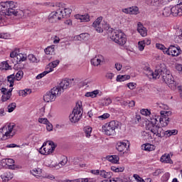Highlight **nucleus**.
I'll list each match as a JSON object with an SVG mask.
<instances>
[{"label":"nucleus","mask_w":182,"mask_h":182,"mask_svg":"<svg viewBox=\"0 0 182 182\" xmlns=\"http://www.w3.org/2000/svg\"><path fill=\"white\" fill-rule=\"evenodd\" d=\"M167 69L164 64H161V68L156 70L154 72L149 70V76H152L153 79H159L162 77L163 80L172 90H174L177 86V83L174 81V77L171 74L166 73Z\"/></svg>","instance_id":"1"},{"label":"nucleus","mask_w":182,"mask_h":182,"mask_svg":"<svg viewBox=\"0 0 182 182\" xmlns=\"http://www.w3.org/2000/svg\"><path fill=\"white\" fill-rule=\"evenodd\" d=\"M18 8V3L14 1H6L0 2V15L2 16V18L6 15L7 16H18L19 12Z\"/></svg>","instance_id":"2"},{"label":"nucleus","mask_w":182,"mask_h":182,"mask_svg":"<svg viewBox=\"0 0 182 182\" xmlns=\"http://www.w3.org/2000/svg\"><path fill=\"white\" fill-rule=\"evenodd\" d=\"M159 117H154L149 121V124L147 126L148 130L157 136V137H161V132H163V128L159 124Z\"/></svg>","instance_id":"3"},{"label":"nucleus","mask_w":182,"mask_h":182,"mask_svg":"<svg viewBox=\"0 0 182 182\" xmlns=\"http://www.w3.org/2000/svg\"><path fill=\"white\" fill-rule=\"evenodd\" d=\"M83 114V106L82 102L78 101L74 107L72 114H70L69 119L71 123H77Z\"/></svg>","instance_id":"4"},{"label":"nucleus","mask_w":182,"mask_h":182,"mask_svg":"<svg viewBox=\"0 0 182 182\" xmlns=\"http://www.w3.org/2000/svg\"><path fill=\"white\" fill-rule=\"evenodd\" d=\"M0 132H3L8 139H12L18 132V127L14 123L6 124L0 128Z\"/></svg>","instance_id":"5"},{"label":"nucleus","mask_w":182,"mask_h":182,"mask_svg":"<svg viewBox=\"0 0 182 182\" xmlns=\"http://www.w3.org/2000/svg\"><path fill=\"white\" fill-rule=\"evenodd\" d=\"M116 129H119V122L117 121H111L102 126V130L107 136H114Z\"/></svg>","instance_id":"6"},{"label":"nucleus","mask_w":182,"mask_h":182,"mask_svg":"<svg viewBox=\"0 0 182 182\" xmlns=\"http://www.w3.org/2000/svg\"><path fill=\"white\" fill-rule=\"evenodd\" d=\"M110 38L118 45L123 46L126 43V36L123 32L118 30H113L111 32Z\"/></svg>","instance_id":"7"},{"label":"nucleus","mask_w":182,"mask_h":182,"mask_svg":"<svg viewBox=\"0 0 182 182\" xmlns=\"http://www.w3.org/2000/svg\"><path fill=\"white\" fill-rule=\"evenodd\" d=\"M55 149L56 144H55V142L48 141L43 144V146L39 149V153H41V154H44V156H49V154H52V153L55 151Z\"/></svg>","instance_id":"8"},{"label":"nucleus","mask_w":182,"mask_h":182,"mask_svg":"<svg viewBox=\"0 0 182 182\" xmlns=\"http://www.w3.org/2000/svg\"><path fill=\"white\" fill-rule=\"evenodd\" d=\"M161 116L155 115V117H158L157 120L159 123V126L162 127H166V126H168V123L170 122V120L168 118V116L171 114V112L170 111H161L160 112Z\"/></svg>","instance_id":"9"},{"label":"nucleus","mask_w":182,"mask_h":182,"mask_svg":"<svg viewBox=\"0 0 182 182\" xmlns=\"http://www.w3.org/2000/svg\"><path fill=\"white\" fill-rule=\"evenodd\" d=\"M65 18V14H63V10L58 9L56 11L51 12L48 16V21L51 23H55L60 19H63Z\"/></svg>","instance_id":"10"},{"label":"nucleus","mask_w":182,"mask_h":182,"mask_svg":"<svg viewBox=\"0 0 182 182\" xmlns=\"http://www.w3.org/2000/svg\"><path fill=\"white\" fill-rule=\"evenodd\" d=\"M164 53H166V55H171V56H178V55L181 53V50L180 49V47L171 46L168 48L164 50Z\"/></svg>","instance_id":"11"},{"label":"nucleus","mask_w":182,"mask_h":182,"mask_svg":"<svg viewBox=\"0 0 182 182\" xmlns=\"http://www.w3.org/2000/svg\"><path fill=\"white\" fill-rule=\"evenodd\" d=\"M12 90H14V88H10L9 90L5 87L1 88V92L3 94L1 97L2 102H7V100L11 99V96H12Z\"/></svg>","instance_id":"12"},{"label":"nucleus","mask_w":182,"mask_h":182,"mask_svg":"<svg viewBox=\"0 0 182 182\" xmlns=\"http://www.w3.org/2000/svg\"><path fill=\"white\" fill-rule=\"evenodd\" d=\"M103 18L102 16L98 17L93 23L92 28H95V31L98 32V33H102L103 32V28H102V21Z\"/></svg>","instance_id":"13"},{"label":"nucleus","mask_w":182,"mask_h":182,"mask_svg":"<svg viewBox=\"0 0 182 182\" xmlns=\"http://www.w3.org/2000/svg\"><path fill=\"white\" fill-rule=\"evenodd\" d=\"M171 9V15L173 16H182V5L181 4H177L172 8Z\"/></svg>","instance_id":"14"},{"label":"nucleus","mask_w":182,"mask_h":182,"mask_svg":"<svg viewBox=\"0 0 182 182\" xmlns=\"http://www.w3.org/2000/svg\"><path fill=\"white\" fill-rule=\"evenodd\" d=\"M103 62H105V57L102 55H98L91 59V65L93 66H99L100 63H103Z\"/></svg>","instance_id":"15"},{"label":"nucleus","mask_w":182,"mask_h":182,"mask_svg":"<svg viewBox=\"0 0 182 182\" xmlns=\"http://www.w3.org/2000/svg\"><path fill=\"white\" fill-rule=\"evenodd\" d=\"M43 100L46 103L55 102L56 100V97L54 96V95L50 91H48L44 95H43Z\"/></svg>","instance_id":"16"},{"label":"nucleus","mask_w":182,"mask_h":182,"mask_svg":"<svg viewBox=\"0 0 182 182\" xmlns=\"http://www.w3.org/2000/svg\"><path fill=\"white\" fill-rule=\"evenodd\" d=\"M75 18L80 21V22H90V16L88 14L84 15L77 14L75 16Z\"/></svg>","instance_id":"17"},{"label":"nucleus","mask_w":182,"mask_h":182,"mask_svg":"<svg viewBox=\"0 0 182 182\" xmlns=\"http://www.w3.org/2000/svg\"><path fill=\"white\" fill-rule=\"evenodd\" d=\"M1 178L2 179V182H9L14 178V173L6 171L1 175Z\"/></svg>","instance_id":"18"},{"label":"nucleus","mask_w":182,"mask_h":182,"mask_svg":"<svg viewBox=\"0 0 182 182\" xmlns=\"http://www.w3.org/2000/svg\"><path fill=\"white\" fill-rule=\"evenodd\" d=\"M137 31L140 33L141 36H147V28L143 26V24L140 22L137 24Z\"/></svg>","instance_id":"19"},{"label":"nucleus","mask_w":182,"mask_h":182,"mask_svg":"<svg viewBox=\"0 0 182 182\" xmlns=\"http://www.w3.org/2000/svg\"><path fill=\"white\" fill-rule=\"evenodd\" d=\"M70 85V79H65L63 80L60 85H58V87L63 90V92L68 89Z\"/></svg>","instance_id":"20"},{"label":"nucleus","mask_w":182,"mask_h":182,"mask_svg":"<svg viewBox=\"0 0 182 182\" xmlns=\"http://www.w3.org/2000/svg\"><path fill=\"white\" fill-rule=\"evenodd\" d=\"M160 161L161 163H164L166 164H172L173 161H171V158H170V154H165L161 156L160 159Z\"/></svg>","instance_id":"21"},{"label":"nucleus","mask_w":182,"mask_h":182,"mask_svg":"<svg viewBox=\"0 0 182 182\" xmlns=\"http://www.w3.org/2000/svg\"><path fill=\"white\" fill-rule=\"evenodd\" d=\"M59 63H60V61L59 60H55L51 63H50L47 66H46V69H48V70L50 73V72H53V69H55V68H56L58 66V65H59Z\"/></svg>","instance_id":"22"},{"label":"nucleus","mask_w":182,"mask_h":182,"mask_svg":"<svg viewBox=\"0 0 182 182\" xmlns=\"http://www.w3.org/2000/svg\"><path fill=\"white\" fill-rule=\"evenodd\" d=\"M116 149L118 151H124L127 149V144L123 141H119L117 143Z\"/></svg>","instance_id":"23"},{"label":"nucleus","mask_w":182,"mask_h":182,"mask_svg":"<svg viewBox=\"0 0 182 182\" xmlns=\"http://www.w3.org/2000/svg\"><path fill=\"white\" fill-rule=\"evenodd\" d=\"M31 14H32V11L31 10H24L22 11L21 9H18V16H20L21 18H28V16H31Z\"/></svg>","instance_id":"24"},{"label":"nucleus","mask_w":182,"mask_h":182,"mask_svg":"<svg viewBox=\"0 0 182 182\" xmlns=\"http://www.w3.org/2000/svg\"><path fill=\"white\" fill-rule=\"evenodd\" d=\"M53 95L54 96L56 97L60 96V95H62L63 90H62L59 86H55L53 88H52L50 90Z\"/></svg>","instance_id":"25"},{"label":"nucleus","mask_w":182,"mask_h":182,"mask_svg":"<svg viewBox=\"0 0 182 182\" xmlns=\"http://www.w3.org/2000/svg\"><path fill=\"white\" fill-rule=\"evenodd\" d=\"M106 159L108 161H110V163H113L114 164H117V162L120 160V158L117 155L107 156Z\"/></svg>","instance_id":"26"},{"label":"nucleus","mask_w":182,"mask_h":182,"mask_svg":"<svg viewBox=\"0 0 182 182\" xmlns=\"http://www.w3.org/2000/svg\"><path fill=\"white\" fill-rule=\"evenodd\" d=\"M28 59V55L25 53H18L17 54V63H22V62H25Z\"/></svg>","instance_id":"27"},{"label":"nucleus","mask_w":182,"mask_h":182,"mask_svg":"<svg viewBox=\"0 0 182 182\" xmlns=\"http://www.w3.org/2000/svg\"><path fill=\"white\" fill-rule=\"evenodd\" d=\"M99 176L101 178H110L112 177V173L105 170H100Z\"/></svg>","instance_id":"28"},{"label":"nucleus","mask_w":182,"mask_h":182,"mask_svg":"<svg viewBox=\"0 0 182 182\" xmlns=\"http://www.w3.org/2000/svg\"><path fill=\"white\" fill-rule=\"evenodd\" d=\"M99 90H95L92 92H86V97H92V99H95V97H97V95H99Z\"/></svg>","instance_id":"29"},{"label":"nucleus","mask_w":182,"mask_h":182,"mask_svg":"<svg viewBox=\"0 0 182 182\" xmlns=\"http://www.w3.org/2000/svg\"><path fill=\"white\" fill-rule=\"evenodd\" d=\"M143 150H145V151H153L156 149V146L153 144H145L142 146Z\"/></svg>","instance_id":"30"},{"label":"nucleus","mask_w":182,"mask_h":182,"mask_svg":"<svg viewBox=\"0 0 182 182\" xmlns=\"http://www.w3.org/2000/svg\"><path fill=\"white\" fill-rule=\"evenodd\" d=\"M172 0H149V4H161V5H167Z\"/></svg>","instance_id":"31"},{"label":"nucleus","mask_w":182,"mask_h":182,"mask_svg":"<svg viewBox=\"0 0 182 182\" xmlns=\"http://www.w3.org/2000/svg\"><path fill=\"white\" fill-rule=\"evenodd\" d=\"M83 132H84V134H85V137L89 139V137H90L91 134H92V127L90 126H86L84 127Z\"/></svg>","instance_id":"32"},{"label":"nucleus","mask_w":182,"mask_h":182,"mask_svg":"<svg viewBox=\"0 0 182 182\" xmlns=\"http://www.w3.org/2000/svg\"><path fill=\"white\" fill-rule=\"evenodd\" d=\"M11 69H12V68L11 65H9V64H8V62L6 61H4L0 64L1 70H10Z\"/></svg>","instance_id":"33"},{"label":"nucleus","mask_w":182,"mask_h":182,"mask_svg":"<svg viewBox=\"0 0 182 182\" xmlns=\"http://www.w3.org/2000/svg\"><path fill=\"white\" fill-rule=\"evenodd\" d=\"M93 179L91 178H82V179H75V180H69L65 179L63 182H92Z\"/></svg>","instance_id":"34"},{"label":"nucleus","mask_w":182,"mask_h":182,"mask_svg":"<svg viewBox=\"0 0 182 182\" xmlns=\"http://www.w3.org/2000/svg\"><path fill=\"white\" fill-rule=\"evenodd\" d=\"M44 52L46 55H55V47L53 46L47 47Z\"/></svg>","instance_id":"35"},{"label":"nucleus","mask_w":182,"mask_h":182,"mask_svg":"<svg viewBox=\"0 0 182 182\" xmlns=\"http://www.w3.org/2000/svg\"><path fill=\"white\" fill-rule=\"evenodd\" d=\"M31 91L29 89L21 90L18 91L19 96H22V97H26L28 95L31 94Z\"/></svg>","instance_id":"36"},{"label":"nucleus","mask_w":182,"mask_h":182,"mask_svg":"<svg viewBox=\"0 0 182 182\" xmlns=\"http://www.w3.org/2000/svg\"><path fill=\"white\" fill-rule=\"evenodd\" d=\"M7 80L10 83L9 87H12L14 86V82H15V80H16V79L15 78V75L12 74L11 75L8 76Z\"/></svg>","instance_id":"37"},{"label":"nucleus","mask_w":182,"mask_h":182,"mask_svg":"<svg viewBox=\"0 0 182 182\" xmlns=\"http://www.w3.org/2000/svg\"><path fill=\"white\" fill-rule=\"evenodd\" d=\"M130 75H117V82H124V80H129Z\"/></svg>","instance_id":"38"},{"label":"nucleus","mask_w":182,"mask_h":182,"mask_svg":"<svg viewBox=\"0 0 182 182\" xmlns=\"http://www.w3.org/2000/svg\"><path fill=\"white\" fill-rule=\"evenodd\" d=\"M31 173L35 177H39V174H42V169L41 168H34L31 171Z\"/></svg>","instance_id":"39"},{"label":"nucleus","mask_w":182,"mask_h":182,"mask_svg":"<svg viewBox=\"0 0 182 182\" xmlns=\"http://www.w3.org/2000/svg\"><path fill=\"white\" fill-rule=\"evenodd\" d=\"M163 16H170L171 15V8L166 7L164 11H162Z\"/></svg>","instance_id":"40"},{"label":"nucleus","mask_w":182,"mask_h":182,"mask_svg":"<svg viewBox=\"0 0 182 182\" xmlns=\"http://www.w3.org/2000/svg\"><path fill=\"white\" fill-rule=\"evenodd\" d=\"M137 14H139V7L137 6L129 7L130 15H137Z\"/></svg>","instance_id":"41"},{"label":"nucleus","mask_w":182,"mask_h":182,"mask_svg":"<svg viewBox=\"0 0 182 182\" xmlns=\"http://www.w3.org/2000/svg\"><path fill=\"white\" fill-rule=\"evenodd\" d=\"M15 76V79L16 80H21V79H22V77H23V71H22V70H19L18 71L16 72V75Z\"/></svg>","instance_id":"42"},{"label":"nucleus","mask_w":182,"mask_h":182,"mask_svg":"<svg viewBox=\"0 0 182 182\" xmlns=\"http://www.w3.org/2000/svg\"><path fill=\"white\" fill-rule=\"evenodd\" d=\"M15 109H16V103H15V102H12L11 104H9L7 107V110H8L9 113H12V112H14V110H15Z\"/></svg>","instance_id":"43"},{"label":"nucleus","mask_w":182,"mask_h":182,"mask_svg":"<svg viewBox=\"0 0 182 182\" xmlns=\"http://www.w3.org/2000/svg\"><path fill=\"white\" fill-rule=\"evenodd\" d=\"M3 161L9 167H11V166H14V164H15V161H14V159H4Z\"/></svg>","instance_id":"44"},{"label":"nucleus","mask_w":182,"mask_h":182,"mask_svg":"<svg viewBox=\"0 0 182 182\" xmlns=\"http://www.w3.org/2000/svg\"><path fill=\"white\" fill-rule=\"evenodd\" d=\"M68 163V157L65 156H63L61 157V161L59 162L58 166L59 167H63V166H65V164Z\"/></svg>","instance_id":"45"},{"label":"nucleus","mask_w":182,"mask_h":182,"mask_svg":"<svg viewBox=\"0 0 182 182\" xmlns=\"http://www.w3.org/2000/svg\"><path fill=\"white\" fill-rule=\"evenodd\" d=\"M61 9L63 11V14H64V18L65 16H69V15H70V14H72V9H69V8H62V9Z\"/></svg>","instance_id":"46"},{"label":"nucleus","mask_w":182,"mask_h":182,"mask_svg":"<svg viewBox=\"0 0 182 182\" xmlns=\"http://www.w3.org/2000/svg\"><path fill=\"white\" fill-rule=\"evenodd\" d=\"M27 58L28 60L33 63H38V62H39V60H38V58H36L33 54H29Z\"/></svg>","instance_id":"47"},{"label":"nucleus","mask_w":182,"mask_h":182,"mask_svg":"<svg viewBox=\"0 0 182 182\" xmlns=\"http://www.w3.org/2000/svg\"><path fill=\"white\" fill-rule=\"evenodd\" d=\"M177 133L178 131L176 129L167 130L165 132V135L167 136L168 137H170V136H173V134H177Z\"/></svg>","instance_id":"48"},{"label":"nucleus","mask_w":182,"mask_h":182,"mask_svg":"<svg viewBox=\"0 0 182 182\" xmlns=\"http://www.w3.org/2000/svg\"><path fill=\"white\" fill-rule=\"evenodd\" d=\"M179 34L176 36L175 41L177 43H181L182 42V28L179 31Z\"/></svg>","instance_id":"49"},{"label":"nucleus","mask_w":182,"mask_h":182,"mask_svg":"<svg viewBox=\"0 0 182 182\" xmlns=\"http://www.w3.org/2000/svg\"><path fill=\"white\" fill-rule=\"evenodd\" d=\"M48 73H50V72L48 71V69H46V71L43 72V73H41V74H38V75L36 76V79L39 80V79H42V77L46 76V75H48Z\"/></svg>","instance_id":"50"},{"label":"nucleus","mask_w":182,"mask_h":182,"mask_svg":"<svg viewBox=\"0 0 182 182\" xmlns=\"http://www.w3.org/2000/svg\"><path fill=\"white\" fill-rule=\"evenodd\" d=\"M140 113L143 116H150V114H151V112L147 109H141Z\"/></svg>","instance_id":"51"},{"label":"nucleus","mask_w":182,"mask_h":182,"mask_svg":"<svg viewBox=\"0 0 182 182\" xmlns=\"http://www.w3.org/2000/svg\"><path fill=\"white\" fill-rule=\"evenodd\" d=\"M25 146H27V144H23L22 145H18V144H10L7 145V147L9 149H12V148H15V147L21 148V147H23Z\"/></svg>","instance_id":"52"},{"label":"nucleus","mask_w":182,"mask_h":182,"mask_svg":"<svg viewBox=\"0 0 182 182\" xmlns=\"http://www.w3.org/2000/svg\"><path fill=\"white\" fill-rule=\"evenodd\" d=\"M144 48H146V45L144 44V42H142V41H139L138 43V48H139V50H144Z\"/></svg>","instance_id":"53"},{"label":"nucleus","mask_w":182,"mask_h":182,"mask_svg":"<svg viewBox=\"0 0 182 182\" xmlns=\"http://www.w3.org/2000/svg\"><path fill=\"white\" fill-rule=\"evenodd\" d=\"M19 52V49L16 48L14 51L10 53V58H17Z\"/></svg>","instance_id":"54"},{"label":"nucleus","mask_w":182,"mask_h":182,"mask_svg":"<svg viewBox=\"0 0 182 182\" xmlns=\"http://www.w3.org/2000/svg\"><path fill=\"white\" fill-rule=\"evenodd\" d=\"M109 117H110V114L105 113L102 115L99 116L98 119H100L101 120H106V119H109Z\"/></svg>","instance_id":"55"},{"label":"nucleus","mask_w":182,"mask_h":182,"mask_svg":"<svg viewBox=\"0 0 182 182\" xmlns=\"http://www.w3.org/2000/svg\"><path fill=\"white\" fill-rule=\"evenodd\" d=\"M156 48L157 49H160V50H163L164 53V50H166V49H167L163 44H160V43H156Z\"/></svg>","instance_id":"56"},{"label":"nucleus","mask_w":182,"mask_h":182,"mask_svg":"<svg viewBox=\"0 0 182 182\" xmlns=\"http://www.w3.org/2000/svg\"><path fill=\"white\" fill-rule=\"evenodd\" d=\"M127 87H129V89H130L131 90H133L136 89V86H137V85L134 82H129L127 84Z\"/></svg>","instance_id":"57"},{"label":"nucleus","mask_w":182,"mask_h":182,"mask_svg":"<svg viewBox=\"0 0 182 182\" xmlns=\"http://www.w3.org/2000/svg\"><path fill=\"white\" fill-rule=\"evenodd\" d=\"M49 121L47 118H39L38 119V123H41L42 124H48Z\"/></svg>","instance_id":"58"},{"label":"nucleus","mask_w":182,"mask_h":182,"mask_svg":"<svg viewBox=\"0 0 182 182\" xmlns=\"http://www.w3.org/2000/svg\"><path fill=\"white\" fill-rule=\"evenodd\" d=\"M105 77L112 80V79L114 77V74H113V73H107L105 75Z\"/></svg>","instance_id":"59"},{"label":"nucleus","mask_w":182,"mask_h":182,"mask_svg":"<svg viewBox=\"0 0 182 182\" xmlns=\"http://www.w3.org/2000/svg\"><path fill=\"white\" fill-rule=\"evenodd\" d=\"M176 69L177 71H178V73H180V75H182V65L181 64H176Z\"/></svg>","instance_id":"60"},{"label":"nucleus","mask_w":182,"mask_h":182,"mask_svg":"<svg viewBox=\"0 0 182 182\" xmlns=\"http://www.w3.org/2000/svg\"><path fill=\"white\" fill-rule=\"evenodd\" d=\"M46 124V129L48 132H52V130H53V126L49 122L48 124Z\"/></svg>","instance_id":"61"},{"label":"nucleus","mask_w":182,"mask_h":182,"mask_svg":"<svg viewBox=\"0 0 182 182\" xmlns=\"http://www.w3.org/2000/svg\"><path fill=\"white\" fill-rule=\"evenodd\" d=\"M134 120H135L136 124H137L138 123H140V120H141V116H140V114H136Z\"/></svg>","instance_id":"62"},{"label":"nucleus","mask_w":182,"mask_h":182,"mask_svg":"<svg viewBox=\"0 0 182 182\" xmlns=\"http://www.w3.org/2000/svg\"><path fill=\"white\" fill-rule=\"evenodd\" d=\"M1 140H8V138L6 136V135L4 134L3 132L0 131V141Z\"/></svg>","instance_id":"63"},{"label":"nucleus","mask_w":182,"mask_h":182,"mask_svg":"<svg viewBox=\"0 0 182 182\" xmlns=\"http://www.w3.org/2000/svg\"><path fill=\"white\" fill-rule=\"evenodd\" d=\"M162 178L164 181H168V178H170V173H166L164 174V176H162Z\"/></svg>","instance_id":"64"}]
</instances>
